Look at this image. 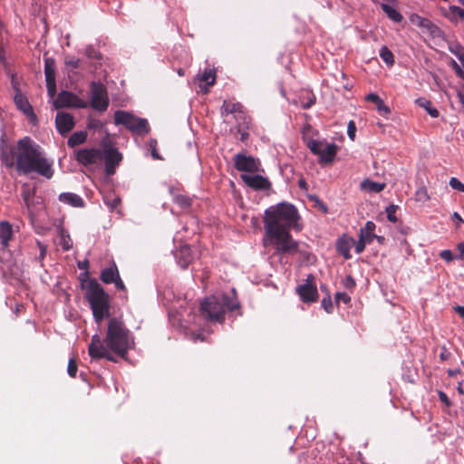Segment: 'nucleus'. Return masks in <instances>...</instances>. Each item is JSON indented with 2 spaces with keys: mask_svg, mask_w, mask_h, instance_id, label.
<instances>
[{
  "mask_svg": "<svg viewBox=\"0 0 464 464\" xmlns=\"http://www.w3.org/2000/svg\"><path fill=\"white\" fill-rule=\"evenodd\" d=\"M300 217L292 204L282 202L268 208L265 211L264 228L266 239L275 247L276 256H293L299 254L303 259L309 261L310 253L299 247V243L290 234L293 228L302 229L298 223Z\"/></svg>",
  "mask_w": 464,
  "mask_h": 464,
  "instance_id": "nucleus-1",
  "label": "nucleus"
},
{
  "mask_svg": "<svg viewBox=\"0 0 464 464\" xmlns=\"http://www.w3.org/2000/svg\"><path fill=\"white\" fill-rule=\"evenodd\" d=\"M134 346V337L126 326L121 317L108 319L106 334L103 339L94 334L88 346V353L92 359H106L115 362L113 353L125 359L128 351Z\"/></svg>",
  "mask_w": 464,
  "mask_h": 464,
  "instance_id": "nucleus-2",
  "label": "nucleus"
},
{
  "mask_svg": "<svg viewBox=\"0 0 464 464\" xmlns=\"http://www.w3.org/2000/svg\"><path fill=\"white\" fill-rule=\"evenodd\" d=\"M16 169L24 174L37 172L51 179L53 171L52 164L42 155L29 137H24L17 142Z\"/></svg>",
  "mask_w": 464,
  "mask_h": 464,
  "instance_id": "nucleus-3",
  "label": "nucleus"
},
{
  "mask_svg": "<svg viewBox=\"0 0 464 464\" xmlns=\"http://www.w3.org/2000/svg\"><path fill=\"white\" fill-rule=\"evenodd\" d=\"M82 287L85 290L84 297L92 312L94 322L100 324L103 319L111 318V298L96 279L83 281Z\"/></svg>",
  "mask_w": 464,
  "mask_h": 464,
  "instance_id": "nucleus-4",
  "label": "nucleus"
},
{
  "mask_svg": "<svg viewBox=\"0 0 464 464\" xmlns=\"http://www.w3.org/2000/svg\"><path fill=\"white\" fill-rule=\"evenodd\" d=\"M240 307L237 292L232 288L231 294H223L219 299L217 296L207 297L200 304V315L207 321L222 323L225 320L226 308L235 311Z\"/></svg>",
  "mask_w": 464,
  "mask_h": 464,
  "instance_id": "nucleus-5",
  "label": "nucleus"
},
{
  "mask_svg": "<svg viewBox=\"0 0 464 464\" xmlns=\"http://www.w3.org/2000/svg\"><path fill=\"white\" fill-rule=\"evenodd\" d=\"M114 122L116 125H123L138 134H147L150 130L146 119L137 118L125 111H117L114 113Z\"/></svg>",
  "mask_w": 464,
  "mask_h": 464,
  "instance_id": "nucleus-6",
  "label": "nucleus"
},
{
  "mask_svg": "<svg viewBox=\"0 0 464 464\" xmlns=\"http://www.w3.org/2000/svg\"><path fill=\"white\" fill-rule=\"evenodd\" d=\"M91 92V106L100 112L105 111L109 106V99L103 84L95 82H92Z\"/></svg>",
  "mask_w": 464,
  "mask_h": 464,
  "instance_id": "nucleus-7",
  "label": "nucleus"
},
{
  "mask_svg": "<svg viewBox=\"0 0 464 464\" xmlns=\"http://www.w3.org/2000/svg\"><path fill=\"white\" fill-rule=\"evenodd\" d=\"M14 88L15 89V95L14 97V102L16 108L22 111L28 121L33 124L36 125L38 122V119L36 114L34 111L33 106L28 102V99L22 93L17 85L13 82Z\"/></svg>",
  "mask_w": 464,
  "mask_h": 464,
  "instance_id": "nucleus-8",
  "label": "nucleus"
},
{
  "mask_svg": "<svg viewBox=\"0 0 464 464\" xmlns=\"http://www.w3.org/2000/svg\"><path fill=\"white\" fill-rule=\"evenodd\" d=\"M75 160L79 164L88 167L101 162L103 159V154L100 149H80L74 151Z\"/></svg>",
  "mask_w": 464,
  "mask_h": 464,
  "instance_id": "nucleus-9",
  "label": "nucleus"
},
{
  "mask_svg": "<svg viewBox=\"0 0 464 464\" xmlns=\"http://www.w3.org/2000/svg\"><path fill=\"white\" fill-rule=\"evenodd\" d=\"M56 109L59 108H86L87 102L79 98L76 94L62 91L53 102Z\"/></svg>",
  "mask_w": 464,
  "mask_h": 464,
  "instance_id": "nucleus-10",
  "label": "nucleus"
},
{
  "mask_svg": "<svg viewBox=\"0 0 464 464\" xmlns=\"http://www.w3.org/2000/svg\"><path fill=\"white\" fill-rule=\"evenodd\" d=\"M234 165L238 171L244 172H257L259 171L260 161L252 156H246L241 153H237L234 156Z\"/></svg>",
  "mask_w": 464,
  "mask_h": 464,
  "instance_id": "nucleus-11",
  "label": "nucleus"
},
{
  "mask_svg": "<svg viewBox=\"0 0 464 464\" xmlns=\"http://www.w3.org/2000/svg\"><path fill=\"white\" fill-rule=\"evenodd\" d=\"M314 276L309 275L304 285L297 287V293L301 300L304 303H313L317 300L318 293L315 285L314 284Z\"/></svg>",
  "mask_w": 464,
  "mask_h": 464,
  "instance_id": "nucleus-12",
  "label": "nucleus"
},
{
  "mask_svg": "<svg viewBox=\"0 0 464 464\" xmlns=\"http://www.w3.org/2000/svg\"><path fill=\"white\" fill-rule=\"evenodd\" d=\"M122 160L121 154L114 148H109L104 150L105 173L111 176L115 173L116 168Z\"/></svg>",
  "mask_w": 464,
  "mask_h": 464,
  "instance_id": "nucleus-13",
  "label": "nucleus"
},
{
  "mask_svg": "<svg viewBox=\"0 0 464 464\" xmlns=\"http://www.w3.org/2000/svg\"><path fill=\"white\" fill-rule=\"evenodd\" d=\"M240 178L246 186L255 190H265L271 187L268 179L261 175L242 174Z\"/></svg>",
  "mask_w": 464,
  "mask_h": 464,
  "instance_id": "nucleus-14",
  "label": "nucleus"
},
{
  "mask_svg": "<svg viewBox=\"0 0 464 464\" xmlns=\"http://www.w3.org/2000/svg\"><path fill=\"white\" fill-rule=\"evenodd\" d=\"M55 125L58 132L64 136L74 128L75 122L70 113L58 112L55 117Z\"/></svg>",
  "mask_w": 464,
  "mask_h": 464,
  "instance_id": "nucleus-15",
  "label": "nucleus"
},
{
  "mask_svg": "<svg viewBox=\"0 0 464 464\" xmlns=\"http://www.w3.org/2000/svg\"><path fill=\"white\" fill-rule=\"evenodd\" d=\"M197 79L199 82L200 92L207 93L208 88L216 82L217 74L214 69L207 68L201 74H198Z\"/></svg>",
  "mask_w": 464,
  "mask_h": 464,
  "instance_id": "nucleus-16",
  "label": "nucleus"
},
{
  "mask_svg": "<svg viewBox=\"0 0 464 464\" xmlns=\"http://www.w3.org/2000/svg\"><path fill=\"white\" fill-rule=\"evenodd\" d=\"M175 257L182 268H187L194 258L191 248L188 245L179 246L175 253Z\"/></svg>",
  "mask_w": 464,
  "mask_h": 464,
  "instance_id": "nucleus-17",
  "label": "nucleus"
},
{
  "mask_svg": "<svg viewBox=\"0 0 464 464\" xmlns=\"http://www.w3.org/2000/svg\"><path fill=\"white\" fill-rule=\"evenodd\" d=\"M220 111L222 116L235 114L236 119L237 115L242 117L245 113L244 106L240 102L231 101H224Z\"/></svg>",
  "mask_w": 464,
  "mask_h": 464,
  "instance_id": "nucleus-18",
  "label": "nucleus"
},
{
  "mask_svg": "<svg viewBox=\"0 0 464 464\" xmlns=\"http://www.w3.org/2000/svg\"><path fill=\"white\" fill-rule=\"evenodd\" d=\"M338 150V146L334 143L324 144L321 153H318L319 162L330 164L334 161Z\"/></svg>",
  "mask_w": 464,
  "mask_h": 464,
  "instance_id": "nucleus-19",
  "label": "nucleus"
},
{
  "mask_svg": "<svg viewBox=\"0 0 464 464\" xmlns=\"http://www.w3.org/2000/svg\"><path fill=\"white\" fill-rule=\"evenodd\" d=\"M59 201L74 208L84 207V200L79 195L72 192H63L60 194Z\"/></svg>",
  "mask_w": 464,
  "mask_h": 464,
  "instance_id": "nucleus-20",
  "label": "nucleus"
},
{
  "mask_svg": "<svg viewBox=\"0 0 464 464\" xmlns=\"http://www.w3.org/2000/svg\"><path fill=\"white\" fill-rule=\"evenodd\" d=\"M354 243L355 241L353 237H341L336 245L337 252L345 259H350L352 257L350 250Z\"/></svg>",
  "mask_w": 464,
  "mask_h": 464,
  "instance_id": "nucleus-21",
  "label": "nucleus"
},
{
  "mask_svg": "<svg viewBox=\"0 0 464 464\" xmlns=\"http://www.w3.org/2000/svg\"><path fill=\"white\" fill-rule=\"evenodd\" d=\"M13 237V228L9 222L2 221L0 223V244L3 249L6 248L9 241Z\"/></svg>",
  "mask_w": 464,
  "mask_h": 464,
  "instance_id": "nucleus-22",
  "label": "nucleus"
},
{
  "mask_svg": "<svg viewBox=\"0 0 464 464\" xmlns=\"http://www.w3.org/2000/svg\"><path fill=\"white\" fill-rule=\"evenodd\" d=\"M1 160L7 168H16L17 146L4 150L1 153Z\"/></svg>",
  "mask_w": 464,
  "mask_h": 464,
  "instance_id": "nucleus-23",
  "label": "nucleus"
},
{
  "mask_svg": "<svg viewBox=\"0 0 464 464\" xmlns=\"http://www.w3.org/2000/svg\"><path fill=\"white\" fill-rule=\"evenodd\" d=\"M119 270L116 264L113 262L109 267L103 268L101 272V280L104 284H111L118 278Z\"/></svg>",
  "mask_w": 464,
  "mask_h": 464,
  "instance_id": "nucleus-24",
  "label": "nucleus"
},
{
  "mask_svg": "<svg viewBox=\"0 0 464 464\" xmlns=\"http://www.w3.org/2000/svg\"><path fill=\"white\" fill-rule=\"evenodd\" d=\"M44 74L46 82L55 81V60L52 57L44 58Z\"/></svg>",
  "mask_w": 464,
  "mask_h": 464,
  "instance_id": "nucleus-25",
  "label": "nucleus"
},
{
  "mask_svg": "<svg viewBox=\"0 0 464 464\" xmlns=\"http://www.w3.org/2000/svg\"><path fill=\"white\" fill-rule=\"evenodd\" d=\"M87 132L86 131H76L71 135L68 139L67 144L69 147L73 148L81 145L86 141Z\"/></svg>",
  "mask_w": 464,
  "mask_h": 464,
  "instance_id": "nucleus-26",
  "label": "nucleus"
},
{
  "mask_svg": "<svg viewBox=\"0 0 464 464\" xmlns=\"http://www.w3.org/2000/svg\"><path fill=\"white\" fill-rule=\"evenodd\" d=\"M416 103L426 110V111L432 117V118H438L440 113L439 111L432 107V103L430 101L425 99V98H418L416 100Z\"/></svg>",
  "mask_w": 464,
  "mask_h": 464,
  "instance_id": "nucleus-27",
  "label": "nucleus"
},
{
  "mask_svg": "<svg viewBox=\"0 0 464 464\" xmlns=\"http://www.w3.org/2000/svg\"><path fill=\"white\" fill-rule=\"evenodd\" d=\"M382 10L387 14V16L396 22L400 23L403 19L402 15L392 6L388 4H382Z\"/></svg>",
  "mask_w": 464,
  "mask_h": 464,
  "instance_id": "nucleus-28",
  "label": "nucleus"
},
{
  "mask_svg": "<svg viewBox=\"0 0 464 464\" xmlns=\"http://www.w3.org/2000/svg\"><path fill=\"white\" fill-rule=\"evenodd\" d=\"M173 201L183 210H188L191 207L192 199L187 195L178 194L174 196Z\"/></svg>",
  "mask_w": 464,
  "mask_h": 464,
  "instance_id": "nucleus-29",
  "label": "nucleus"
},
{
  "mask_svg": "<svg viewBox=\"0 0 464 464\" xmlns=\"http://www.w3.org/2000/svg\"><path fill=\"white\" fill-rule=\"evenodd\" d=\"M375 224L372 221H367L365 227L363 228H361L360 236L363 237L366 239L370 238L372 243L373 238L376 237V236L373 234Z\"/></svg>",
  "mask_w": 464,
  "mask_h": 464,
  "instance_id": "nucleus-30",
  "label": "nucleus"
},
{
  "mask_svg": "<svg viewBox=\"0 0 464 464\" xmlns=\"http://www.w3.org/2000/svg\"><path fill=\"white\" fill-rule=\"evenodd\" d=\"M60 245L64 251H69L72 247V240L64 229L60 230Z\"/></svg>",
  "mask_w": 464,
  "mask_h": 464,
  "instance_id": "nucleus-31",
  "label": "nucleus"
},
{
  "mask_svg": "<svg viewBox=\"0 0 464 464\" xmlns=\"http://www.w3.org/2000/svg\"><path fill=\"white\" fill-rule=\"evenodd\" d=\"M380 56L387 65L392 66L394 63V55L387 46L383 45L381 48Z\"/></svg>",
  "mask_w": 464,
  "mask_h": 464,
  "instance_id": "nucleus-32",
  "label": "nucleus"
},
{
  "mask_svg": "<svg viewBox=\"0 0 464 464\" xmlns=\"http://www.w3.org/2000/svg\"><path fill=\"white\" fill-rule=\"evenodd\" d=\"M362 186L365 189H367L369 191L376 192V193L382 191L385 188L384 183H379V182L370 181V180L364 181L362 183Z\"/></svg>",
  "mask_w": 464,
  "mask_h": 464,
  "instance_id": "nucleus-33",
  "label": "nucleus"
},
{
  "mask_svg": "<svg viewBox=\"0 0 464 464\" xmlns=\"http://www.w3.org/2000/svg\"><path fill=\"white\" fill-rule=\"evenodd\" d=\"M36 246L39 249V255L35 257L36 261L41 264V266H44L43 261L44 260L47 253V246L42 243L39 240H36Z\"/></svg>",
  "mask_w": 464,
  "mask_h": 464,
  "instance_id": "nucleus-34",
  "label": "nucleus"
},
{
  "mask_svg": "<svg viewBox=\"0 0 464 464\" xmlns=\"http://www.w3.org/2000/svg\"><path fill=\"white\" fill-rule=\"evenodd\" d=\"M354 244L356 254H361L364 251L366 245L371 244V239H366L359 235V240Z\"/></svg>",
  "mask_w": 464,
  "mask_h": 464,
  "instance_id": "nucleus-35",
  "label": "nucleus"
},
{
  "mask_svg": "<svg viewBox=\"0 0 464 464\" xmlns=\"http://www.w3.org/2000/svg\"><path fill=\"white\" fill-rule=\"evenodd\" d=\"M307 146L309 150L314 153V155H318V153H321V150L324 147V143L315 140H311L307 143Z\"/></svg>",
  "mask_w": 464,
  "mask_h": 464,
  "instance_id": "nucleus-36",
  "label": "nucleus"
},
{
  "mask_svg": "<svg viewBox=\"0 0 464 464\" xmlns=\"http://www.w3.org/2000/svg\"><path fill=\"white\" fill-rule=\"evenodd\" d=\"M399 208L398 206L390 205L386 208L387 218L390 222L395 223L397 221L396 211Z\"/></svg>",
  "mask_w": 464,
  "mask_h": 464,
  "instance_id": "nucleus-37",
  "label": "nucleus"
},
{
  "mask_svg": "<svg viewBox=\"0 0 464 464\" xmlns=\"http://www.w3.org/2000/svg\"><path fill=\"white\" fill-rule=\"evenodd\" d=\"M64 63L67 69H77L80 66L81 61L78 58L67 55L64 59Z\"/></svg>",
  "mask_w": 464,
  "mask_h": 464,
  "instance_id": "nucleus-38",
  "label": "nucleus"
},
{
  "mask_svg": "<svg viewBox=\"0 0 464 464\" xmlns=\"http://www.w3.org/2000/svg\"><path fill=\"white\" fill-rule=\"evenodd\" d=\"M77 371V361L75 358H71L68 362L67 372L71 377L74 378L76 376Z\"/></svg>",
  "mask_w": 464,
  "mask_h": 464,
  "instance_id": "nucleus-39",
  "label": "nucleus"
},
{
  "mask_svg": "<svg viewBox=\"0 0 464 464\" xmlns=\"http://www.w3.org/2000/svg\"><path fill=\"white\" fill-rule=\"evenodd\" d=\"M149 146L150 149L151 156L154 160H162L161 156L159 154L157 150V140L151 139L149 142Z\"/></svg>",
  "mask_w": 464,
  "mask_h": 464,
  "instance_id": "nucleus-40",
  "label": "nucleus"
},
{
  "mask_svg": "<svg viewBox=\"0 0 464 464\" xmlns=\"http://www.w3.org/2000/svg\"><path fill=\"white\" fill-rule=\"evenodd\" d=\"M351 301V297L343 292H339L335 294V303L339 304L341 302L343 304H349Z\"/></svg>",
  "mask_w": 464,
  "mask_h": 464,
  "instance_id": "nucleus-41",
  "label": "nucleus"
},
{
  "mask_svg": "<svg viewBox=\"0 0 464 464\" xmlns=\"http://www.w3.org/2000/svg\"><path fill=\"white\" fill-rule=\"evenodd\" d=\"M449 184L453 189L464 192V184L460 182L457 178H451Z\"/></svg>",
  "mask_w": 464,
  "mask_h": 464,
  "instance_id": "nucleus-42",
  "label": "nucleus"
},
{
  "mask_svg": "<svg viewBox=\"0 0 464 464\" xmlns=\"http://www.w3.org/2000/svg\"><path fill=\"white\" fill-rule=\"evenodd\" d=\"M322 306L328 314L333 312L334 304L329 295L322 300Z\"/></svg>",
  "mask_w": 464,
  "mask_h": 464,
  "instance_id": "nucleus-43",
  "label": "nucleus"
},
{
  "mask_svg": "<svg viewBox=\"0 0 464 464\" xmlns=\"http://www.w3.org/2000/svg\"><path fill=\"white\" fill-rule=\"evenodd\" d=\"M368 102H373L377 107L383 106V101L379 95L375 93H370L366 96Z\"/></svg>",
  "mask_w": 464,
  "mask_h": 464,
  "instance_id": "nucleus-44",
  "label": "nucleus"
},
{
  "mask_svg": "<svg viewBox=\"0 0 464 464\" xmlns=\"http://www.w3.org/2000/svg\"><path fill=\"white\" fill-rule=\"evenodd\" d=\"M450 12L453 15H457L460 20L464 21V9L460 8L459 6L451 5L450 7Z\"/></svg>",
  "mask_w": 464,
  "mask_h": 464,
  "instance_id": "nucleus-45",
  "label": "nucleus"
},
{
  "mask_svg": "<svg viewBox=\"0 0 464 464\" xmlns=\"http://www.w3.org/2000/svg\"><path fill=\"white\" fill-rule=\"evenodd\" d=\"M440 257L448 263L451 262L454 259L453 253L449 249L440 251Z\"/></svg>",
  "mask_w": 464,
  "mask_h": 464,
  "instance_id": "nucleus-46",
  "label": "nucleus"
},
{
  "mask_svg": "<svg viewBox=\"0 0 464 464\" xmlns=\"http://www.w3.org/2000/svg\"><path fill=\"white\" fill-rule=\"evenodd\" d=\"M46 88L48 94L51 98H53L56 94V82H47Z\"/></svg>",
  "mask_w": 464,
  "mask_h": 464,
  "instance_id": "nucleus-47",
  "label": "nucleus"
},
{
  "mask_svg": "<svg viewBox=\"0 0 464 464\" xmlns=\"http://www.w3.org/2000/svg\"><path fill=\"white\" fill-rule=\"evenodd\" d=\"M355 131H356L355 123H354V121H351L348 123L347 133H348L349 138L353 140H354V137H355Z\"/></svg>",
  "mask_w": 464,
  "mask_h": 464,
  "instance_id": "nucleus-48",
  "label": "nucleus"
},
{
  "mask_svg": "<svg viewBox=\"0 0 464 464\" xmlns=\"http://www.w3.org/2000/svg\"><path fill=\"white\" fill-rule=\"evenodd\" d=\"M457 97L461 104V111L464 113V85L458 89Z\"/></svg>",
  "mask_w": 464,
  "mask_h": 464,
  "instance_id": "nucleus-49",
  "label": "nucleus"
},
{
  "mask_svg": "<svg viewBox=\"0 0 464 464\" xmlns=\"http://www.w3.org/2000/svg\"><path fill=\"white\" fill-rule=\"evenodd\" d=\"M450 51L456 54V56L460 60V62L464 65V48L459 46L456 50L450 49Z\"/></svg>",
  "mask_w": 464,
  "mask_h": 464,
  "instance_id": "nucleus-50",
  "label": "nucleus"
},
{
  "mask_svg": "<svg viewBox=\"0 0 464 464\" xmlns=\"http://www.w3.org/2000/svg\"><path fill=\"white\" fill-rule=\"evenodd\" d=\"M22 197H23L25 206L27 207L28 209H30V197H31L30 190L29 189L23 190Z\"/></svg>",
  "mask_w": 464,
  "mask_h": 464,
  "instance_id": "nucleus-51",
  "label": "nucleus"
},
{
  "mask_svg": "<svg viewBox=\"0 0 464 464\" xmlns=\"http://www.w3.org/2000/svg\"><path fill=\"white\" fill-rule=\"evenodd\" d=\"M439 398H440V401L443 402L447 407H450L451 405V402L445 392L440 391Z\"/></svg>",
  "mask_w": 464,
  "mask_h": 464,
  "instance_id": "nucleus-52",
  "label": "nucleus"
},
{
  "mask_svg": "<svg viewBox=\"0 0 464 464\" xmlns=\"http://www.w3.org/2000/svg\"><path fill=\"white\" fill-rule=\"evenodd\" d=\"M115 285V287L118 290L126 291V286L122 280L121 279L120 275L118 276V278L115 279V281L112 282Z\"/></svg>",
  "mask_w": 464,
  "mask_h": 464,
  "instance_id": "nucleus-53",
  "label": "nucleus"
},
{
  "mask_svg": "<svg viewBox=\"0 0 464 464\" xmlns=\"http://www.w3.org/2000/svg\"><path fill=\"white\" fill-rule=\"evenodd\" d=\"M450 351H449L447 348L442 347V348H441V352H440V359L441 361H447V360H449V359H450Z\"/></svg>",
  "mask_w": 464,
  "mask_h": 464,
  "instance_id": "nucleus-54",
  "label": "nucleus"
},
{
  "mask_svg": "<svg viewBox=\"0 0 464 464\" xmlns=\"http://www.w3.org/2000/svg\"><path fill=\"white\" fill-rule=\"evenodd\" d=\"M86 53L88 55V57L90 58H93V59H100L101 58V54L96 52L93 48H88L86 50Z\"/></svg>",
  "mask_w": 464,
  "mask_h": 464,
  "instance_id": "nucleus-55",
  "label": "nucleus"
},
{
  "mask_svg": "<svg viewBox=\"0 0 464 464\" xmlns=\"http://www.w3.org/2000/svg\"><path fill=\"white\" fill-rule=\"evenodd\" d=\"M457 249L459 253L458 257L464 261V241H462L457 245Z\"/></svg>",
  "mask_w": 464,
  "mask_h": 464,
  "instance_id": "nucleus-56",
  "label": "nucleus"
},
{
  "mask_svg": "<svg viewBox=\"0 0 464 464\" xmlns=\"http://www.w3.org/2000/svg\"><path fill=\"white\" fill-rule=\"evenodd\" d=\"M419 19H420V25L422 27L430 28L433 25L432 23L428 19H424V18H420V17H419Z\"/></svg>",
  "mask_w": 464,
  "mask_h": 464,
  "instance_id": "nucleus-57",
  "label": "nucleus"
},
{
  "mask_svg": "<svg viewBox=\"0 0 464 464\" xmlns=\"http://www.w3.org/2000/svg\"><path fill=\"white\" fill-rule=\"evenodd\" d=\"M344 285H345V287H353V286L355 285V282H354V280L352 278V276H348L345 278Z\"/></svg>",
  "mask_w": 464,
  "mask_h": 464,
  "instance_id": "nucleus-58",
  "label": "nucleus"
},
{
  "mask_svg": "<svg viewBox=\"0 0 464 464\" xmlns=\"http://www.w3.org/2000/svg\"><path fill=\"white\" fill-rule=\"evenodd\" d=\"M454 311L462 318H464V306L456 305L453 307Z\"/></svg>",
  "mask_w": 464,
  "mask_h": 464,
  "instance_id": "nucleus-59",
  "label": "nucleus"
},
{
  "mask_svg": "<svg viewBox=\"0 0 464 464\" xmlns=\"http://www.w3.org/2000/svg\"><path fill=\"white\" fill-rule=\"evenodd\" d=\"M298 186L301 189H304V190H307L308 189V185L306 183V181L304 179H300L298 180Z\"/></svg>",
  "mask_w": 464,
  "mask_h": 464,
  "instance_id": "nucleus-60",
  "label": "nucleus"
},
{
  "mask_svg": "<svg viewBox=\"0 0 464 464\" xmlns=\"http://www.w3.org/2000/svg\"><path fill=\"white\" fill-rule=\"evenodd\" d=\"M378 111L381 112V113H383V114H388L390 113V109L388 106H386L384 103H383V106H380V107H377Z\"/></svg>",
  "mask_w": 464,
  "mask_h": 464,
  "instance_id": "nucleus-61",
  "label": "nucleus"
},
{
  "mask_svg": "<svg viewBox=\"0 0 464 464\" xmlns=\"http://www.w3.org/2000/svg\"><path fill=\"white\" fill-rule=\"evenodd\" d=\"M239 133H240V140L242 141H245L248 139V132L245 131V130H241L240 129L238 130Z\"/></svg>",
  "mask_w": 464,
  "mask_h": 464,
  "instance_id": "nucleus-62",
  "label": "nucleus"
},
{
  "mask_svg": "<svg viewBox=\"0 0 464 464\" xmlns=\"http://www.w3.org/2000/svg\"><path fill=\"white\" fill-rule=\"evenodd\" d=\"M452 66H453V68L455 69L456 72L459 75H460L462 73L461 68L459 67V65L454 60H452Z\"/></svg>",
  "mask_w": 464,
  "mask_h": 464,
  "instance_id": "nucleus-63",
  "label": "nucleus"
},
{
  "mask_svg": "<svg viewBox=\"0 0 464 464\" xmlns=\"http://www.w3.org/2000/svg\"><path fill=\"white\" fill-rule=\"evenodd\" d=\"M99 125V121H96V120H91L88 123V128L89 129H94L96 127H98Z\"/></svg>",
  "mask_w": 464,
  "mask_h": 464,
  "instance_id": "nucleus-64",
  "label": "nucleus"
}]
</instances>
